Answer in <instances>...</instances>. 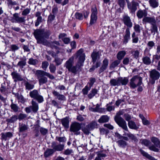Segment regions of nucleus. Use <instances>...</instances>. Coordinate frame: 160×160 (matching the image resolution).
I'll use <instances>...</instances> for the list:
<instances>
[{
  "label": "nucleus",
  "mask_w": 160,
  "mask_h": 160,
  "mask_svg": "<svg viewBox=\"0 0 160 160\" xmlns=\"http://www.w3.org/2000/svg\"><path fill=\"white\" fill-rule=\"evenodd\" d=\"M85 59V55L83 50L80 49L66 62L65 67L68 71L76 74L81 71V67L83 66Z\"/></svg>",
  "instance_id": "nucleus-1"
},
{
  "label": "nucleus",
  "mask_w": 160,
  "mask_h": 160,
  "mask_svg": "<svg viewBox=\"0 0 160 160\" xmlns=\"http://www.w3.org/2000/svg\"><path fill=\"white\" fill-rule=\"evenodd\" d=\"M36 76L38 79L39 84L40 85L46 83L48 82V78L45 77L47 76L51 79H54V77L50 73L41 70H33Z\"/></svg>",
  "instance_id": "nucleus-2"
},
{
  "label": "nucleus",
  "mask_w": 160,
  "mask_h": 160,
  "mask_svg": "<svg viewBox=\"0 0 160 160\" xmlns=\"http://www.w3.org/2000/svg\"><path fill=\"white\" fill-rule=\"evenodd\" d=\"M128 81V79L126 78L119 77L116 79H111L110 83L112 86H119L121 85H126Z\"/></svg>",
  "instance_id": "nucleus-3"
},
{
  "label": "nucleus",
  "mask_w": 160,
  "mask_h": 160,
  "mask_svg": "<svg viewBox=\"0 0 160 160\" xmlns=\"http://www.w3.org/2000/svg\"><path fill=\"white\" fill-rule=\"evenodd\" d=\"M81 128V124L77 122H74L70 125V130L75 135H78L80 134V130Z\"/></svg>",
  "instance_id": "nucleus-4"
},
{
  "label": "nucleus",
  "mask_w": 160,
  "mask_h": 160,
  "mask_svg": "<svg viewBox=\"0 0 160 160\" xmlns=\"http://www.w3.org/2000/svg\"><path fill=\"white\" fill-rule=\"evenodd\" d=\"M142 78L136 75L131 79V87L133 88L140 86L142 84Z\"/></svg>",
  "instance_id": "nucleus-5"
},
{
  "label": "nucleus",
  "mask_w": 160,
  "mask_h": 160,
  "mask_svg": "<svg viewBox=\"0 0 160 160\" xmlns=\"http://www.w3.org/2000/svg\"><path fill=\"white\" fill-rule=\"evenodd\" d=\"M150 77L151 79V83L153 84L155 81L158 79L160 77V73L155 69L152 70L149 72Z\"/></svg>",
  "instance_id": "nucleus-6"
},
{
  "label": "nucleus",
  "mask_w": 160,
  "mask_h": 160,
  "mask_svg": "<svg viewBox=\"0 0 160 160\" xmlns=\"http://www.w3.org/2000/svg\"><path fill=\"white\" fill-rule=\"evenodd\" d=\"M30 97L37 100L39 103H41L43 101V99L42 96L40 95L37 90H34L29 93Z\"/></svg>",
  "instance_id": "nucleus-7"
},
{
  "label": "nucleus",
  "mask_w": 160,
  "mask_h": 160,
  "mask_svg": "<svg viewBox=\"0 0 160 160\" xmlns=\"http://www.w3.org/2000/svg\"><path fill=\"white\" fill-rule=\"evenodd\" d=\"M97 10L96 7H94L92 9V14L91 15V19L90 24L92 25L95 23L97 19Z\"/></svg>",
  "instance_id": "nucleus-8"
},
{
  "label": "nucleus",
  "mask_w": 160,
  "mask_h": 160,
  "mask_svg": "<svg viewBox=\"0 0 160 160\" xmlns=\"http://www.w3.org/2000/svg\"><path fill=\"white\" fill-rule=\"evenodd\" d=\"M13 22L24 23L25 22V18L19 17L18 13H15L13 15V17L11 19Z\"/></svg>",
  "instance_id": "nucleus-9"
},
{
  "label": "nucleus",
  "mask_w": 160,
  "mask_h": 160,
  "mask_svg": "<svg viewBox=\"0 0 160 160\" xmlns=\"http://www.w3.org/2000/svg\"><path fill=\"white\" fill-rule=\"evenodd\" d=\"M114 120L119 127L122 128L125 131L128 130L126 122L122 118H114Z\"/></svg>",
  "instance_id": "nucleus-10"
},
{
  "label": "nucleus",
  "mask_w": 160,
  "mask_h": 160,
  "mask_svg": "<svg viewBox=\"0 0 160 160\" xmlns=\"http://www.w3.org/2000/svg\"><path fill=\"white\" fill-rule=\"evenodd\" d=\"M143 23H149L151 24H155L156 22L155 18L154 17H144L142 20Z\"/></svg>",
  "instance_id": "nucleus-11"
},
{
  "label": "nucleus",
  "mask_w": 160,
  "mask_h": 160,
  "mask_svg": "<svg viewBox=\"0 0 160 160\" xmlns=\"http://www.w3.org/2000/svg\"><path fill=\"white\" fill-rule=\"evenodd\" d=\"M51 144V147L53 148L54 152L56 151H61L64 149V145L63 144L56 145L55 142H52Z\"/></svg>",
  "instance_id": "nucleus-12"
},
{
  "label": "nucleus",
  "mask_w": 160,
  "mask_h": 160,
  "mask_svg": "<svg viewBox=\"0 0 160 160\" xmlns=\"http://www.w3.org/2000/svg\"><path fill=\"white\" fill-rule=\"evenodd\" d=\"M1 135L2 140L5 141L11 138L13 136L12 133L10 132H2L1 133Z\"/></svg>",
  "instance_id": "nucleus-13"
},
{
  "label": "nucleus",
  "mask_w": 160,
  "mask_h": 160,
  "mask_svg": "<svg viewBox=\"0 0 160 160\" xmlns=\"http://www.w3.org/2000/svg\"><path fill=\"white\" fill-rule=\"evenodd\" d=\"M108 64V60L107 59L105 58L102 62V66L99 70V73H100L105 70L107 68Z\"/></svg>",
  "instance_id": "nucleus-14"
},
{
  "label": "nucleus",
  "mask_w": 160,
  "mask_h": 160,
  "mask_svg": "<svg viewBox=\"0 0 160 160\" xmlns=\"http://www.w3.org/2000/svg\"><path fill=\"white\" fill-rule=\"evenodd\" d=\"M52 93L53 96L58 100L61 101L65 100V97L62 94H60L58 92L54 90L52 91Z\"/></svg>",
  "instance_id": "nucleus-15"
},
{
  "label": "nucleus",
  "mask_w": 160,
  "mask_h": 160,
  "mask_svg": "<svg viewBox=\"0 0 160 160\" xmlns=\"http://www.w3.org/2000/svg\"><path fill=\"white\" fill-rule=\"evenodd\" d=\"M43 32L41 30H37L34 32V35L37 39H39L42 37H44Z\"/></svg>",
  "instance_id": "nucleus-16"
},
{
  "label": "nucleus",
  "mask_w": 160,
  "mask_h": 160,
  "mask_svg": "<svg viewBox=\"0 0 160 160\" xmlns=\"http://www.w3.org/2000/svg\"><path fill=\"white\" fill-rule=\"evenodd\" d=\"M11 75L13 79L14 80V82H17L18 81H22L23 80V78L18 73L13 72L11 73Z\"/></svg>",
  "instance_id": "nucleus-17"
},
{
  "label": "nucleus",
  "mask_w": 160,
  "mask_h": 160,
  "mask_svg": "<svg viewBox=\"0 0 160 160\" xmlns=\"http://www.w3.org/2000/svg\"><path fill=\"white\" fill-rule=\"evenodd\" d=\"M32 105L30 106L32 110L34 112H36L38 109V105L35 101L32 100L31 102Z\"/></svg>",
  "instance_id": "nucleus-18"
},
{
  "label": "nucleus",
  "mask_w": 160,
  "mask_h": 160,
  "mask_svg": "<svg viewBox=\"0 0 160 160\" xmlns=\"http://www.w3.org/2000/svg\"><path fill=\"white\" fill-rule=\"evenodd\" d=\"M147 13L145 10H139L137 13V15L138 18H141L143 17H144L147 16Z\"/></svg>",
  "instance_id": "nucleus-19"
},
{
  "label": "nucleus",
  "mask_w": 160,
  "mask_h": 160,
  "mask_svg": "<svg viewBox=\"0 0 160 160\" xmlns=\"http://www.w3.org/2000/svg\"><path fill=\"white\" fill-rule=\"evenodd\" d=\"M61 122L65 128H69V121L68 117H67L62 118L61 120Z\"/></svg>",
  "instance_id": "nucleus-20"
},
{
  "label": "nucleus",
  "mask_w": 160,
  "mask_h": 160,
  "mask_svg": "<svg viewBox=\"0 0 160 160\" xmlns=\"http://www.w3.org/2000/svg\"><path fill=\"white\" fill-rule=\"evenodd\" d=\"M109 117L107 115L102 116L98 119V122L100 123H103L109 121Z\"/></svg>",
  "instance_id": "nucleus-21"
},
{
  "label": "nucleus",
  "mask_w": 160,
  "mask_h": 160,
  "mask_svg": "<svg viewBox=\"0 0 160 160\" xmlns=\"http://www.w3.org/2000/svg\"><path fill=\"white\" fill-rule=\"evenodd\" d=\"M100 56V55L98 52H92L91 55V57L93 63H94L99 58Z\"/></svg>",
  "instance_id": "nucleus-22"
},
{
  "label": "nucleus",
  "mask_w": 160,
  "mask_h": 160,
  "mask_svg": "<svg viewBox=\"0 0 160 160\" xmlns=\"http://www.w3.org/2000/svg\"><path fill=\"white\" fill-rule=\"evenodd\" d=\"M125 141H126L122 139L117 141V143L119 147L124 148L127 145V143Z\"/></svg>",
  "instance_id": "nucleus-23"
},
{
  "label": "nucleus",
  "mask_w": 160,
  "mask_h": 160,
  "mask_svg": "<svg viewBox=\"0 0 160 160\" xmlns=\"http://www.w3.org/2000/svg\"><path fill=\"white\" fill-rule=\"evenodd\" d=\"M18 119V117L16 115H12L9 118L7 119L6 122L8 123H13Z\"/></svg>",
  "instance_id": "nucleus-24"
},
{
  "label": "nucleus",
  "mask_w": 160,
  "mask_h": 160,
  "mask_svg": "<svg viewBox=\"0 0 160 160\" xmlns=\"http://www.w3.org/2000/svg\"><path fill=\"white\" fill-rule=\"evenodd\" d=\"M54 152V151L53 149L48 148L47 149L44 153V156L47 158L52 155Z\"/></svg>",
  "instance_id": "nucleus-25"
},
{
  "label": "nucleus",
  "mask_w": 160,
  "mask_h": 160,
  "mask_svg": "<svg viewBox=\"0 0 160 160\" xmlns=\"http://www.w3.org/2000/svg\"><path fill=\"white\" fill-rule=\"evenodd\" d=\"M151 140L156 147L160 148V141L158 138L155 137H152Z\"/></svg>",
  "instance_id": "nucleus-26"
},
{
  "label": "nucleus",
  "mask_w": 160,
  "mask_h": 160,
  "mask_svg": "<svg viewBox=\"0 0 160 160\" xmlns=\"http://www.w3.org/2000/svg\"><path fill=\"white\" fill-rule=\"evenodd\" d=\"M98 91L95 88L92 89L89 93L88 95V98L91 99L94 97L97 93Z\"/></svg>",
  "instance_id": "nucleus-27"
},
{
  "label": "nucleus",
  "mask_w": 160,
  "mask_h": 160,
  "mask_svg": "<svg viewBox=\"0 0 160 160\" xmlns=\"http://www.w3.org/2000/svg\"><path fill=\"white\" fill-rule=\"evenodd\" d=\"M26 59L25 58H23L22 60L18 62L17 66H19L21 68H22L25 66L26 64Z\"/></svg>",
  "instance_id": "nucleus-28"
},
{
  "label": "nucleus",
  "mask_w": 160,
  "mask_h": 160,
  "mask_svg": "<svg viewBox=\"0 0 160 160\" xmlns=\"http://www.w3.org/2000/svg\"><path fill=\"white\" fill-rule=\"evenodd\" d=\"M149 2L150 6L153 8L158 7V2L156 0H149Z\"/></svg>",
  "instance_id": "nucleus-29"
},
{
  "label": "nucleus",
  "mask_w": 160,
  "mask_h": 160,
  "mask_svg": "<svg viewBox=\"0 0 160 160\" xmlns=\"http://www.w3.org/2000/svg\"><path fill=\"white\" fill-rule=\"evenodd\" d=\"M82 130L84 133L86 135H88L90 133V131L92 130L88 125L82 128Z\"/></svg>",
  "instance_id": "nucleus-30"
},
{
  "label": "nucleus",
  "mask_w": 160,
  "mask_h": 160,
  "mask_svg": "<svg viewBox=\"0 0 160 160\" xmlns=\"http://www.w3.org/2000/svg\"><path fill=\"white\" fill-rule=\"evenodd\" d=\"M62 41H54L52 42L51 44L50 45L51 47L52 48H55L57 49V47L56 46V45H62L61 44Z\"/></svg>",
  "instance_id": "nucleus-31"
},
{
  "label": "nucleus",
  "mask_w": 160,
  "mask_h": 160,
  "mask_svg": "<svg viewBox=\"0 0 160 160\" xmlns=\"http://www.w3.org/2000/svg\"><path fill=\"white\" fill-rule=\"evenodd\" d=\"M11 109L15 112H17L18 111L19 108L16 104L12 102V103L10 105Z\"/></svg>",
  "instance_id": "nucleus-32"
},
{
  "label": "nucleus",
  "mask_w": 160,
  "mask_h": 160,
  "mask_svg": "<svg viewBox=\"0 0 160 160\" xmlns=\"http://www.w3.org/2000/svg\"><path fill=\"white\" fill-rule=\"evenodd\" d=\"M19 132H22L27 130L28 127L25 124H22L21 125H19Z\"/></svg>",
  "instance_id": "nucleus-33"
},
{
  "label": "nucleus",
  "mask_w": 160,
  "mask_h": 160,
  "mask_svg": "<svg viewBox=\"0 0 160 160\" xmlns=\"http://www.w3.org/2000/svg\"><path fill=\"white\" fill-rule=\"evenodd\" d=\"M24 85L27 89H32L34 87V85L33 84L27 81L25 82Z\"/></svg>",
  "instance_id": "nucleus-34"
},
{
  "label": "nucleus",
  "mask_w": 160,
  "mask_h": 160,
  "mask_svg": "<svg viewBox=\"0 0 160 160\" xmlns=\"http://www.w3.org/2000/svg\"><path fill=\"white\" fill-rule=\"evenodd\" d=\"M143 62L146 65H149L151 62L150 58L147 56H145L142 58Z\"/></svg>",
  "instance_id": "nucleus-35"
},
{
  "label": "nucleus",
  "mask_w": 160,
  "mask_h": 160,
  "mask_svg": "<svg viewBox=\"0 0 160 160\" xmlns=\"http://www.w3.org/2000/svg\"><path fill=\"white\" fill-rule=\"evenodd\" d=\"M114 136L115 137L118 138V139H123L126 141L128 140V137H124L122 136L121 135L117 132H116L115 133Z\"/></svg>",
  "instance_id": "nucleus-36"
},
{
  "label": "nucleus",
  "mask_w": 160,
  "mask_h": 160,
  "mask_svg": "<svg viewBox=\"0 0 160 160\" xmlns=\"http://www.w3.org/2000/svg\"><path fill=\"white\" fill-rule=\"evenodd\" d=\"M125 52L124 51H121L118 52L117 55L118 59L120 61L125 55Z\"/></svg>",
  "instance_id": "nucleus-37"
},
{
  "label": "nucleus",
  "mask_w": 160,
  "mask_h": 160,
  "mask_svg": "<svg viewBox=\"0 0 160 160\" xmlns=\"http://www.w3.org/2000/svg\"><path fill=\"white\" fill-rule=\"evenodd\" d=\"M123 21L124 24L128 26H130V19L129 17L127 16H125L123 18Z\"/></svg>",
  "instance_id": "nucleus-38"
},
{
  "label": "nucleus",
  "mask_w": 160,
  "mask_h": 160,
  "mask_svg": "<svg viewBox=\"0 0 160 160\" xmlns=\"http://www.w3.org/2000/svg\"><path fill=\"white\" fill-rule=\"evenodd\" d=\"M125 111H126V109H122V110H120L117 113L116 115L114 117V118H122L120 116L122 115L124 113Z\"/></svg>",
  "instance_id": "nucleus-39"
},
{
  "label": "nucleus",
  "mask_w": 160,
  "mask_h": 160,
  "mask_svg": "<svg viewBox=\"0 0 160 160\" xmlns=\"http://www.w3.org/2000/svg\"><path fill=\"white\" fill-rule=\"evenodd\" d=\"M120 61L118 59V60L115 61L110 65V68H115L120 63Z\"/></svg>",
  "instance_id": "nucleus-40"
},
{
  "label": "nucleus",
  "mask_w": 160,
  "mask_h": 160,
  "mask_svg": "<svg viewBox=\"0 0 160 160\" xmlns=\"http://www.w3.org/2000/svg\"><path fill=\"white\" fill-rule=\"evenodd\" d=\"M106 155L102 153H99L98 154L97 157H96L94 160H101V158L105 157Z\"/></svg>",
  "instance_id": "nucleus-41"
},
{
  "label": "nucleus",
  "mask_w": 160,
  "mask_h": 160,
  "mask_svg": "<svg viewBox=\"0 0 160 160\" xmlns=\"http://www.w3.org/2000/svg\"><path fill=\"white\" fill-rule=\"evenodd\" d=\"M88 125L91 130H92L97 127V124L96 122L95 121H92V122L88 124Z\"/></svg>",
  "instance_id": "nucleus-42"
},
{
  "label": "nucleus",
  "mask_w": 160,
  "mask_h": 160,
  "mask_svg": "<svg viewBox=\"0 0 160 160\" xmlns=\"http://www.w3.org/2000/svg\"><path fill=\"white\" fill-rule=\"evenodd\" d=\"M151 25L152 26L150 29L151 32L155 33V32H157L158 31V28L155 23Z\"/></svg>",
  "instance_id": "nucleus-43"
},
{
  "label": "nucleus",
  "mask_w": 160,
  "mask_h": 160,
  "mask_svg": "<svg viewBox=\"0 0 160 160\" xmlns=\"http://www.w3.org/2000/svg\"><path fill=\"white\" fill-rule=\"evenodd\" d=\"M91 88L86 86L85 88L82 90V92L83 94L84 95H87L88 93V91L90 90Z\"/></svg>",
  "instance_id": "nucleus-44"
},
{
  "label": "nucleus",
  "mask_w": 160,
  "mask_h": 160,
  "mask_svg": "<svg viewBox=\"0 0 160 160\" xmlns=\"http://www.w3.org/2000/svg\"><path fill=\"white\" fill-rule=\"evenodd\" d=\"M132 12H134L137 9V7L138 5V3L132 1Z\"/></svg>",
  "instance_id": "nucleus-45"
},
{
  "label": "nucleus",
  "mask_w": 160,
  "mask_h": 160,
  "mask_svg": "<svg viewBox=\"0 0 160 160\" xmlns=\"http://www.w3.org/2000/svg\"><path fill=\"white\" fill-rule=\"evenodd\" d=\"M49 69L51 72L54 73L56 70V67L53 64H50L49 67Z\"/></svg>",
  "instance_id": "nucleus-46"
},
{
  "label": "nucleus",
  "mask_w": 160,
  "mask_h": 160,
  "mask_svg": "<svg viewBox=\"0 0 160 160\" xmlns=\"http://www.w3.org/2000/svg\"><path fill=\"white\" fill-rule=\"evenodd\" d=\"M59 51L58 50L56 51V52H55L54 51H47V53L51 55L52 57H55L56 56L57 54L59 53Z\"/></svg>",
  "instance_id": "nucleus-47"
},
{
  "label": "nucleus",
  "mask_w": 160,
  "mask_h": 160,
  "mask_svg": "<svg viewBox=\"0 0 160 160\" xmlns=\"http://www.w3.org/2000/svg\"><path fill=\"white\" fill-rule=\"evenodd\" d=\"M62 61V60L60 58L56 57L55 58L54 62H56L57 66L61 64Z\"/></svg>",
  "instance_id": "nucleus-48"
},
{
  "label": "nucleus",
  "mask_w": 160,
  "mask_h": 160,
  "mask_svg": "<svg viewBox=\"0 0 160 160\" xmlns=\"http://www.w3.org/2000/svg\"><path fill=\"white\" fill-rule=\"evenodd\" d=\"M141 28L138 24H135L134 27L135 32L138 33L140 32Z\"/></svg>",
  "instance_id": "nucleus-49"
},
{
  "label": "nucleus",
  "mask_w": 160,
  "mask_h": 160,
  "mask_svg": "<svg viewBox=\"0 0 160 160\" xmlns=\"http://www.w3.org/2000/svg\"><path fill=\"white\" fill-rule=\"evenodd\" d=\"M141 141L142 144L146 146H148L151 143L149 141L146 139L141 140Z\"/></svg>",
  "instance_id": "nucleus-50"
},
{
  "label": "nucleus",
  "mask_w": 160,
  "mask_h": 160,
  "mask_svg": "<svg viewBox=\"0 0 160 160\" xmlns=\"http://www.w3.org/2000/svg\"><path fill=\"white\" fill-rule=\"evenodd\" d=\"M38 61L36 59H34L32 58H30L29 59L28 63L29 64L35 65L38 63Z\"/></svg>",
  "instance_id": "nucleus-51"
},
{
  "label": "nucleus",
  "mask_w": 160,
  "mask_h": 160,
  "mask_svg": "<svg viewBox=\"0 0 160 160\" xmlns=\"http://www.w3.org/2000/svg\"><path fill=\"white\" fill-rule=\"evenodd\" d=\"M39 130L41 133L43 135H46L48 131L47 129L42 127H40Z\"/></svg>",
  "instance_id": "nucleus-52"
},
{
  "label": "nucleus",
  "mask_w": 160,
  "mask_h": 160,
  "mask_svg": "<svg viewBox=\"0 0 160 160\" xmlns=\"http://www.w3.org/2000/svg\"><path fill=\"white\" fill-rule=\"evenodd\" d=\"M66 34L65 33H61L60 34L59 36V39H61L62 40H69L70 39L66 38Z\"/></svg>",
  "instance_id": "nucleus-53"
},
{
  "label": "nucleus",
  "mask_w": 160,
  "mask_h": 160,
  "mask_svg": "<svg viewBox=\"0 0 160 160\" xmlns=\"http://www.w3.org/2000/svg\"><path fill=\"white\" fill-rule=\"evenodd\" d=\"M73 152V151L72 149L68 148L64 151L63 153L65 155H69Z\"/></svg>",
  "instance_id": "nucleus-54"
},
{
  "label": "nucleus",
  "mask_w": 160,
  "mask_h": 160,
  "mask_svg": "<svg viewBox=\"0 0 160 160\" xmlns=\"http://www.w3.org/2000/svg\"><path fill=\"white\" fill-rule=\"evenodd\" d=\"M48 65L49 63L48 62L44 61L42 63V67L44 70H46Z\"/></svg>",
  "instance_id": "nucleus-55"
},
{
  "label": "nucleus",
  "mask_w": 160,
  "mask_h": 160,
  "mask_svg": "<svg viewBox=\"0 0 160 160\" xmlns=\"http://www.w3.org/2000/svg\"><path fill=\"white\" fill-rule=\"evenodd\" d=\"M138 128V126H136L135 123L132 121H131V129L137 130Z\"/></svg>",
  "instance_id": "nucleus-56"
},
{
  "label": "nucleus",
  "mask_w": 160,
  "mask_h": 160,
  "mask_svg": "<svg viewBox=\"0 0 160 160\" xmlns=\"http://www.w3.org/2000/svg\"><path fill=\"white\" fill-rule=\"evenodd\" d=\"M149 148L151 150L155 152H158L159 149L157 148L154 145H152L149 147Z\"/></svg>",
  "instance_id": "nucleus-57"
},
{
  "label": "nucleus",
  "mask_w": 160,
  "mask_h": 160,
  "mask_svg": "<svg viewBox=\"0 0 160 160\" xmlns=\"http://www.w3.org/2000/svg\"><path fill=\"white\" fill-rule=\"evenodd\" d=\"M106 106V110L110 112L112 111H114L115 109L114 106H109L108 104H107Z\"/></svg>",
  "instance_id": "nucleus-58"
},
{
  "label": "nucleus",
  "mask_w": 160,
  "mask_h": 160,
  "mask_svg": "<svg viewBox=\"0 0 160 160\" xmlns=\"http://www.w3.org/2000/svg\"><path fill=\"white\" fill-rule=\"evenodd\" d=\"M30 11V9L27 8L24 9L22 13V15L23 16H26L29 13Z\"/></svg>",
  "instance_id": "nucleus-59"
},
{
  "label": "nucleus",
  "mask_w": 160,
  "mask_h": 160,
  "mask_svg": "<svg viewBox=\"0 0 160 160\" xmlns=\"http://www.w3.org/2000/svg\"><path fill=\"white\" fill-rule=\"evenodd\" d=\"M124 116L126 120L128 121V126L130 128V116L129 114H124Z\"/></svg>",
  "instance_id": "nucleus-60"
},
{
  "label": "nucleus",
  "mask_w": 160,
  "mask_h": 160,
  "mask_svg": "<svg viewBox=\"0 0 160 160\" xmlns=\"http://www.w3.org/2000/svg\"><path fill=\"white\" fill-rule=\"evenodd\" d=\"M76 18L79 20H82L83 18V17L82 14L79 13H76L75 14Z\"/></svg>",
  "instance_id": "nucleus-61"
},
{
  "label": "nucleus",
  "mask_w": 160,
  "mask_h": 160,
  "mask_svg": "<svg viewBox=\"0 0 160 160\" xmlns=\"http://www.w3.org/2000/svg\"><path fill=\"white\" fill-rule=\"evenodd\" d=\"M27 117V115L26 114L20 113L18 116V119L19 120H21L26 118Z\"/></svg>",
  "instance_id": "nucleus-62"
},
{
  "label": "nucleus",
  "mask_w": 160,
  "mask_h": 160,
  "mask_svg": "<svg viewBox=\"0 0 160 160\" xmlns=\"http://www.w3.org/2000/svg\"><path fill=\"white\" fill-rule=\"evenodd\" d=\"M95 79L93 78H91L90 79V82L88 83V84H89V87L91 88L93 84L94 83L95 81Z\"/></svg>",
  "instance_id": "nucleus-63"
},
{
  "label": "nucleus",
  "mask_w": 160,
  "mask_h": 160,
  "mask_svg": "<svg viewBox=\"0 0 160 160\" xmlns=\"http://www.w3.org/2000/svg\"><path fill=\"white\" fill-rule=\"evenodd\" d=\"M130 36V32L129 28H127L126 30V33L124 36L125 40L129 38Z\"/></svg>",
  "instance_id": "nucleus-64"
}]
</instances>
